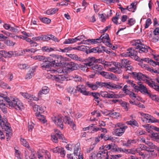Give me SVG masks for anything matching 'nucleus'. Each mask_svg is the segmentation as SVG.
<instances>
[{
	"instance_id": "09e8293b",
	"label": "nucleus",
	"mask_w": 159,
	"mask_h": 159,
	"mask_svg": "<svg viewBox=\"0 0 159 159\" xmlns=\"http://www.w3.org/2000/svg\"><path fill=\"white\" fill-rule=\"evenodd\" d=\"M41 50L43 52H50L54 51V49L48 47L44 46L42 48Z\"/></svg>"
},
{
	"instance_id": "f8f14e48",
	"label": "nucleus",
	"mask_w": 159,
	"mask_h": 159,
	"mask_svg": "<svg viewBox=\"0 0 159 159\" xmlns=\"http://www.w3.org/2000/svg\"><path fill=\"white\" fill-rule=\"evenodd\" d=\"M86 84L93 90H96L98 88L101 87V82L97 81L95 84L87 82L86 83Z\"/></svg>"
},
{
	"instance_id": "ea45409f",
	"label": "nucleus",
	"mask_w": 159,
	"mask_h": 159,
	"mask_svg": "<svg viewBox=\"0 0 159 159\" xmlns=\"http://www.w3.org/2000/svg\"><path fill=\"white\" fill-rule=\"evenodd\" d=\"M148 95L151 98L152 100L157 101L159 102V97H157L156 95L152 94L150 92Z\"/></svg>"
},
{
	"instance_id": "49530a36",
	"label": "nucleus",
	"mask_w": 159,
	"mask_h": 159,
	"mask_svg": "<svg viewBox=\"0 0 159 159\" xmlns=\"http://www.w3.org/2000/svg\"><path fill=\"white\" fill-rule=\"evenodd\" d=\"M8 98L3 94H0V104H2L4 102V100L7 102L6 99Z\"/></svg>"
},
{
	"instance_id": "6e6d98bb",
	"label": "nucleus",
	"mask_w": 159,
	"mask_h": 159,
	"mask_svg": "<svg viewBox=\"0 0 159 159\" xmlns=\"http://www.w3.org/2000/svg\"><path fill=\"white\" fill-rule=\"evenodd\" d=\"M94 124H92V125L91 126V128L90 129V131L89 132L91 133H93L95 132H96L100 130L99 128L96 127H93Z\"/></svg>"
},
{
	"instance_id": "2eb2a0df",
	"label": "nucleus",
	"mask_w": 159,
	"mask_h": 159,
	"mask_svg": "<svg viewBox=\"0 0 159 159\" xmlns=\"http://www.w3.org/2000/svg\"><path fill=\"white\" fill-rule=\"evenodd\" d=\"M21 144L27 148L32 153V154H33V156H34V150L33 149L30 148L28 143L26 140L24 139H20Z\"/></svg>"
},
{
	"instance_id": "9d476101",
	"label": "nucleus",
	"mask_w": 159,
	"mask_h": 159,
	"mask_svg": "<svg viewBox=\"0 0 159 159\" xmlns=\"http://www.w3.org/2000/svg\"><path fill=\"white\" fill-rule=\"evenodd\" d=\"M52 60V57H50L46 58L41 65L42 69L43 70H46L52 66L51 63Z\"/></svg>"
},
{
	"instance_id": "79ce46f5",
	"label": "nucleus",
	"mask_w": 159,
	"mask_h": 159,
	"mask_svg": "<svg viewBox=\"0 0 159 159\" xmlns=\"http://www.w3.org/2000/svg\"><path fill=\"white\" fill-rule=\"evenodd\" d=\"M76 42L75 38L66 39L63 42L64 44H71Z\"/></svg>"
},
{
	"instance_id": "052dcab7",
	"label": "nucleus",
	"mask_w": 159,
	"mask_h": 159,
	"mask_svg": "<svg viewBox=\"0 0 159 159\" xmlns=\"http://www.w3.org/2000/svg\"><path fill=\"white\" fill-rule=\"evenodd\" d=\"M154 152V150L150 151V150H149V152H151L149 154V157L151 158H154L157 156V154Z\"/></svg>"
},
{
	"instance_id": "c03bdc74",
	"label": "nucleus",
	"mask_w": 159,
	"mask_h": 159,
	"mask_svg": "<svg viewBox=\"0 0 159 159\" xmlns=\"http://www.w3.org/2000/svg\"><path fill=\"white\" fill-rule=\"evenodd\" d=\"M67 90L69 93L71 94H73L74 95H75L77 92L76 89H75L74 88L72 87H69L67 89Z\"/></svg>"
},
{
	"instance_id": "c9c22d12",
	"label": "nucleus",
	"mask_w": 159,
	"mask_h": 159,
	"mask_svg": "<svg viewBox=\"0 0 159 159\" xmlns=\"http://www.w3.org/2000/svg\"><path fill=\"white\" fill-rule=\"evenodd\" d=\"M137 4V2H133L131 3L130 5L128 6L129 11L134 12L136 9V5Z\"/></svg>"
},
{
	"instance_id": "338daca9",
	"label": "nucleus",
	"mask_w": 159,
	"mask_h": 159,
	"mask_svg": "<svg viewBox=\"0 0 159 159\" xmlns=\"http://www.w3.org/2000/svg\"><path fill=\"white\" fill-rule=\"evenodd\" d=\"M145 133V131L139 129H138L135 132L136 134L138 136L144 134Z\"/></svg>"
},
{
	"instance_id": "a18cd8bd",
	"label": "nucleus",
	"mask_w": 159,
	"mask_h": 159,
	"mask_svg": "<svg viewBox=\"0 0 159 159\" xmlns=\"http://www.w3.org/2000/svg\"><path fill=\"white\" fill-rule=\"evenodd\" d=\"M76 42L77 41H80L83 42V43L84 44V41H85V39L86 38L84 35H82L80 36H79L75 38Z\"/></svg>"
},
{
	"instance_id": "603ef678",
	"label": "nucleus",
	"mask_w": 159,
	"mask_h": 159,
	"mask_svg": "<svg viewBox=\"0 0 159 159\" xmlns=\"http://www.w3.org/2000/svg\"><path fill=\"white\" fill-rule=\"evenodd\" d=\"M69 57L72 59L75 60L81 61L82 60L80 57H79L76 54H70L69 55Z\"/></svg>"
},
{
	"instance_id": "774afa93",
	"label": "nucleus",
	"mask_w": 159,
	"mask_h": 159,
	"mask_svg": "<svg viewBox=\"0 0 159 159\" xmlns=\"http://www.w3.org/2000/svg\"><path fill=\"white\" fill-rule=\"evenodd\" d=\"M98 153L93 152L91 153V155L89 157V159H98Z\"/></svg>"
},
{
	"instance_id": "a878e982",
	"label": "nucleus",
	"mask_w": 159,
	"mask_h": 159,
	"mask_svg": "<svg viewBox=\"0 0 159 159\" xmlns=\"http://www.w3.org/2000/svg\"><path fill=\"white\" fill-rule=\"evenodd\" d=\"M114 83L111 82H101V87H104L108 89H113Z\"/></svg>"
},
{
	"instance_id": "c85d7f7f",
	"label": "nucleus",
	"mask_w": 159,
	"mask_h": 159,
	"mask_svg": "<svg viewBox=\"0 0 159 159\" xmlns=\"http://www.w3.org/2000/svg\"><path fill=\"white\" fill-rule=\"evenodd\" d=\"M5 126L2 128V129H4L5 130L7 131L6 132V136H9V135L11 133V127L10 125V124L8 122H6Z\"/></svg>"
},
{
	"instance_id": "4be33fe9",
	"label": "nucleus",
	"mask_w": 159,
	"mask_h": 159,
	"mask_svg": "<svg viewBox=\"0 0 159 159\" xmlns=\"http://www.w3.org/2000/svg\"><path fill=\"white\" fill-rule=\"evenodd\" d=\"M92 70H95L96 71V73L99 74L103 68L102 66L99 64H95L93 65V66L91 67Z\"/></svg>"
},
{
	"instance_id": "f704fd0d",
	"label": "nucleus",
	"mask_w": 159,
	"mask_h": 159,
	"mask_svg": "<svg viewBox=\"0 0 159 159\" xmlns=\"http://www.w3.org/2000/svg\"><path fill=\"white\" fill-rule=\"evenodd\" d=\"M151 138L156 141L159 143V133H153L151 135Z\"/></svg>"
},
{
	"instance_id": "7c9ffc66",
	"label": "nucleus",
	"mask_w": 159,
	"mask_h": 159,
	"mask_svg": "<svg viewBox=\"0 0 159 159\" xmlns=\"http://www.w3.org/2000/svg\"><path fill=\"white\" fill-rule=\"evenodd\" d=\"M58 9L57 8H51L46 11V13L48 15L54 14L57 12Z\"/></svg>"
},
{
	"instance_id": "c756f323",
	"label": "nucleus",
	"mask_w": 159,
	"mask_h": 159,
	"mask_svg": "<svg viewBox=\"0 0 159 159\" xmlns=\"http://www.w3.org/2000/svg\"><path fill=\"white\" fill-rule=\"evenodd\" d=\"M148 149V148L145 145L141 144L139 145V147L136 149V151L139 152L142 150H147L148 152H149V149Z\"/></svg>"
},
{
	"instance_id": "39448f33",
	"label": "nucleus",
	"mask_w": 159,
	"mask_h": 159,
	"mask_svg": "<svg viewBox=\"0 0 159 159\" xmlns=\"http://www.w3.org/2000/svg\"><path fill=\"white\" fill-rule=\"evenodd\" d=\"M128 73L131 75L136 80H142L145 81V82L146 83V81L148 80V79H149L148 77L143 75L141 73H137L136 72L131 73L129 72H128Z\"/></svg>"
},
{
	"instance_id": "5701e85b",
	"label": "nucleus",
	"mask_w": 159,
	"mask_h": 159,
	"mask_svg": "<svg viewBox=\"0 0 159 159\" xmlns=\"http://www.w3.org/2000/svg\"><path fill=\"white\" fill-rule=\"evenodd\" d=\"M64 122L66 124L69 125L73 129V130L75 129V125L73 122L68 117H65Z\"/></svg>"
},
{
	"instance_id": "393cba45",
	"label": "nucleus",
	"mask_w": 159,
	"mask_h": 159,
	"mask_svg": "<svg viewBox=\"0 0 159 159\" xmlns=\"http://www.w3.org/2000/svg\"><path fill=\"white\" fill-rule=\"evenodd\" d=\"M146 83L150 87L153 88L157 91H159V86L156 85L155 82L152 81V83H151L148 80L146 81Z\"/></svg>"
},
{
	"instance_id": "412c9836",
	"label": "nucleus",
	"mask_w": 159,
	"mask_h": 159,
	"mask_svg": "<svg viewBox=\"0 0 159 159\" xmlns=\"http://www.w3.org/2000/svg\"><path fill=\"white\" fill-rule=\"evenodd\" d=\"M116 144L114 143L107 145L103 147V148L101 150H103L104 151L107 152L108 150L111 149V151L113 152L114 150V147H115Z\"/></svg>"
},
{
	"instance_id": "4c0bfd02",
	"label": "nucleus",
	"mask_w": 159,
	"mask_h": 159,
	"mask_svg": "<svg viewBox=\"0 0 159 159\" xmlns=\"http://www.w3.org/2000/svg\"><path fill=\"white\" fill-rule=\"evenodd\" d=\"M52 58V61H51V63L52 66H54V65L58 66L59 64L61 62V59H59L58 60H56V58Z\"/></svg>"
},
{
	"instance_id": "8fccbe9b",
	"label": "nucleus",
	"mask_w": 159,
	"mask_h": 159,
	"mask_svg": "<svg viewBox=\"0 0 159 159\" xmlns=\"http://www.w3.org/2000/svg\"><path fill=\"white\" fill-rule=\"evenodd\" d=\"M33 58L35 60H37L40 61H44L46 58L45 57L41 55H38L33 57Z\"/></svg>"
},
{
	"instance_id": "a19ab883",
	"label": "nucleus",
	"mask_w": 159,
	"mask_h": 159,
	"mask_svg": "<svg viewBox=\"0 0 159 159\" xmlns=\"http://www.w3.org/2000/svg\"><path fill=\"white\" fill-rule=\"evenodd\" d=\"M35 116L37 117L38 120L42 121L43 123H45L46 122V120H45V118L44 116L40 114H35Z\"/></svg>"
},
{
	"instance_id": "423d86ee",
	"label": "nucleus",
	"mask_w": 159,
	"mask_h": 159,
	"mask_svg": "<svg viewBox=\"0 0 159 159\" xmlns=\"http://www.w3.org/2000/svg\"><path fill=\"white\" fill-rule=\"evenodd\" d=\"M51 139L53 142L57 143L58 139H61L63 142H66V140L64 136L59 131H57L55 134L51 135Z\"/></svg>"
},
{
	"instance_id": "dca6fc26",
	"label": "nucleus",
	"mask_w": 159,
	"mask_h": 159,
	"mask_svg": "<svg viewBox=\"0 0 159 159\" xmlns=\"http://www.w3.org/2000/svg\"><path fill=\"white\" fill-rule=\"evenodd\" d=\"M108 152L104 151L103 150H101L98 153V156L100 159H108Z\"/></svg>"
},
{
	"instance_id": "6e6552de",
	"label": "nucleus",
	"mask_w": 159,
	"mask_h": 159,
	"mask_svg": "<svg viewBox=\"0 0 159 159\" xmlns=\"http://www.w3.org/2000/svg\"><path fill=\"white\" fill-rule=\"evenodd\" d=\"M65 118L63 117L53 116L52 117V120L56 125L62 129L63 126V121H64Z\"/></svg>"
},
{
	"instance_id": "58836bf2",
	"label": "nucleus",
	"mask_w": 159,
	"mask_h": 159,
	"mask_svg": "<svg viewBox=\"0 0 159 159\" xmlns=\"http://www.w3.org/2000/svg\"><path fill=\"white\" fill-rule=\"evenodd\" d=\"M70 77V80H73L76 82L81 81L82 80V78L80 76L75 75L71 76Z\"/></svg>"
},
{
	"instance_id": "f03ea898",
	"label": "nucleus",
	"mask_w": 159,
	"mask_h": 159,
	"mask_svg": "<svg viewBox=\"0 0 159 159\" xmlns=\"http://www.w3.org/2000/svg\"><path fill=\"white\" fill-rule=\"evenodd\" d=\"M143 42L142 40L137 39L133 41L131 43L132 45L135 47L136 49H139V53L147 52L148 48H149L144 45L143 43Z\"/></svg>"
},
{
	"instance_id": "69168bd1",
	"label": "nucleus",
	"mask_w": 159,
	"mask_h": 159,
	"mask_svg": "<svg viewBox=\"0 0 159 159\" xmlns=\"http://www.w3.org/2000/svg\"><path fill=\"white\" fill-rule=\"evenodd\" d=\"M110 41H108L107 39H102V42L104 43L108 47H111V44L110 43Z\"/></svg>"
},
{
	"instance_id": "6ab92c4d",
	"label": "nucleus",
	"mask_w": 159,
	"mask_h": 159,
	"mask_svg": "<svg viewBox=\"0 0 159 159\" xmlns=\"http://www.w3.org/2000/svg\"><path fill=\"white\" fill-rule=\"evenodd\" d=\"M100 95L104 98H116V95L115 94H110L106 91H102L100 92Z\"/></svg>"
},
{
	"instance_id": "de8ad7c7",
	"label": "nucleus",
	"mask_w": 159,
	"mask_h": 159,
	"mask_svg": "<svg viewBox=\"0 0 159 159\" xmlns=\"http://www.w3.org/2000/svg\"><path fill=\"white\" fill-rule=\"evenodd\" d=\"M115 127H119V128L123 129L124 128V129H126L128 127L127 125H125L122 123V122H119L117 123L115 125Z\"/></svg>"
},
{
	"instance_id": "ddd939ff",
	"label": "nucleus",
	"mask_w": 159,
	"mask_h": 159,
	"mask_svg": "<svg viewBox=\"0 0 159 159\" xmlns=\"http://www.w3.org/2000/svg\"><path fill=\"white\" fill-rule=\"evenodd\" d=\"M52 151L54 153H60L61 157H64L66 155V152L63 148L60 147H56L52 149Z\"/></svg>"
},
{
	"instance_id": "72a5a7b5",
	"label": "nucleus",
	"mask_w": 159,
	"mask_h": 159,
	"mask_svg": "<svg viewBox=\"0 0 159 159\" xmlns=\"http://www.w3.org/2000/svg\"><path fill=\"white\" fill-rule=\"evenodd\" d=\"M130 63V62L129 60L123 59L121 60L120 65H121L123 68H125L129 65Z\"/></svg>"
},
{
	"instance_id": "b1692460",
	"label": "nucleus",
	"mask_w": 159,
	"mask_h": 159,
	"mask_svg": "<svg viewBox=\"0 0 159 159\" xmlns=\"http://www.w3.org/2000/svg\"><path fill=\"white\" fill-rule=\"evenodd\" d=\"M49 91V89L48 87L46 86L43 87L42 88V90L40 91L38 93V97L39 98H41V95L43 94H46Z\"/></svg>"
},
{
	"instance_id": "cd10ccee",
	"label": "nucleus",
	"mask_w": 159,
	"mask_h": 159,
	"mask_svg": "<svg viewBox=\"0 0 159 159\" xmlns=\"http://www.w3.org/2000/svg\"><path fill=\"white\" fill-rule=\"evenodd\" d=\"M115 66V70L116 71V73L120 74L122 71L121 69L123 68L121 65H120V63L119 62L116 63Z\"/></svg>"
},
{
	"instance_id": "13d9d810",
	"label": "nucleus",
	"mask_w": 159,
	"mask_h": 159,
	"mask_svg": "<svg viewBox=\"0 0 159 159\" xmlns=\"http://www.w3.org/2000/svg\"><path fill=\"white\" fill-rule=\"evenodd\" d=\"M123 86L122 83H118L116 84H114L113 89H121Z\"/></svg>"
},
{
	"instance_id": "20e7f679",
	"label": "nucleus",
	"mask_w": 159,
	"mask_h": 159,
	"mask_svg": "<svg viewBox=\"0 0 159 159\" xmlns=\"http://www.w3.org/2000/svg\"><path fill=\"white\" fill-rule=\"evenodd\" d=\"M85 63H84V70L85 69L86 72L88 71V69L90 68H91L93 66V63L97 61L95 58L94 57H89L84 60Z\"/></svg>"
},
{
	"instance_id": "4468645a",
	"label": "nucleus",
	"mask_w": 159,
	"mask_h": 159,
	"mask_svg": "<svg viewBox=\"0 0 159 159\" xmlns=\"http://www.w3.org/2000/svg\"><path fill=\"white\" fill-rule=\"evenodd\" d=\"M104 48H105V47L104 46H102L101 48L98 47H97L89 49V53L91 52H93L94 53H102L104 51H105Z\"/></svg>"
},
{
	"instance_id": "9b49d317",
	"label": "nucleus",
	"mask_w": 159,
	"mask_h": 159,
	"mask_svg": "<svg viewBox=\"0 0 159 159\" xmlns=\"http://www.w3.org/2000/svg\"><path fill=\"white\" fill-rule=\"evenodd\" d=\"M140 114L142 116L141 120L143 122L148 123H153L154 117L150 115L143 112L140 113Z\"/></svg>"
},
{
	"instance_id": "37998d69",
	"label": "nucleus",
	"mask_w": 159,
	"mask_h": 159,
	"mask_svg": "<svg viewBox=\"0 0 159 159\" xmlns=\"http://www.w3.org/2000/svg\"><path fill=\"white\" fill-rule=\"evenodd\" d=\"M95 39H88L84 41V44L89 45L96 44Z\"/></svg>"
},
{
	"instance_id": "a211bd4d",
	"label": "nucleus",
	"mask_w": 159,
	"mask_h": 159,
	"mask_svg": "<svg viewBox=\"0 0 159 159\" xmlns=\"http://www.w3.org/2000/svg\"><path fill=\"white\" fill-rule=\"evenodd\" d=\"M124 128H117L115 129L113 132V134L115 135L118 136H122L124 133L125 130Z\"/></svg>"
},
{
	"instance_id": "3c124183",
	"label": "nucleus",
	"mask_w": 159,
	"mask_h": 159,
	"mask_svg": "<svg viewBox=\"0 0 159 159\" xmlns=\"http://www.w3.org/2000/svg\"><path fill=\"white\" fill-rule=\"evenodd\" d=\"M110 116L113 118L117 119L120 117V114L119 113L114 112L109 113Z\"/></svg>"
},
{
	"instance_id": "473e14b6",
	"label": "nucleus",
	"mask_w": 159,
	"mask_h": 159,
	"mask_svg": "<svg viewBox=\"0 0 159 159\" xmlns=\"http://www.w3.org/2000/svg\"><path fill=\"white\" fill-rule=\"evenodd\" d=\"M34 70L33 69H31L29 70L28 73L26 75L25 79H30L34 75Z\"/></svg>"
},
{
	"instance_id": "0eeeda50",
	"label": "nucleus",
	"mask_w": 159,
	"mask_h": 159,
	"mask_svg": "<svg viewBox=\"0 0 159 159\" xmlns=\"http://www.w3.org/2000/svg\"><path fill=\"white\" fill-rule=\"evenodd\" d=\"M77 92L82 93L85 96L90 95V93L89 91H86V87L83 85L80 84L77 86L76 87Z\"/></svg>"
},
{
	"instance_id": "aec40b11",
	"label": "nucleus",
	"mask_w": 159,
	"mask_h": 159,
	"mask_svg": "<svg viewBox=\"0 0 159 159\" xmlns=\"http://www.w3.org/2000/svg\"><path fill=\"white\" fill-rule=\"evenodd\" d=\"M65 65H66V68L69 71L75 70L77 68V67L75 66L76 64L72 62H70L69 63H66Z\"/></svg>"
},
{
	"instance_id": "2f4dec72",
	"label": "nucleus",
	"mask_w": 159,
	"mask_h": 159,
	"mask_svg": "<svg viewBox=\"0 0 159 159\" xmlns=\"http://www.w3.org/2000/svg\"><path fill=\"white\" fill-rule=\"evenodd\" d=\"M92 95L94 98V100L98 103L101 101L100 99L99 98L100 94L97 93H90V95Z\"/></svg>"
},
{
	"instance_id": "f257e3e1",
	"label": "nucleus",
	"mask_w": 159,
	"mask_h": 159,
	"mask_svg": "<svg viewBox=\"0 0 159 159\" xmlns=\"http://www.w3.org/2000/svg\"><path fill=\"white\" fill-rule=\"evenodd\" d=\"M6 99L10 108H14L17 110H21L23 108L22 103L16 97L11 96Z\"/></svg>"
},
{
	"instance_id": "bb28decb",
	"label": "nucleus",
	"mask_w": 159,
	"mask_h": 159,
	"mask_svg": "<svg viewBox=\"0 0 159 159\" xmlns=\"http://www.w3.org/2000/svg\"><path fill=\"white\" fill-rule=\"evenodd\" d=\"M2 57L5 58L11 57L14 54V52L12 51H10L8 52L4 50H2Z\"/></svg>"
},
{
	"instance_id": "e2e57ef3",
	"label": "nucleus",
	"mask_w": 159,
	"mask_h": 159,
	"mask_svg": "<svg viewBox=\"0 0 159 159\" xmlns=\"http://www.w3.org/2000/svg\"><path fill=\"white\" fill-rule=\"evenodd\" d=\"M137 152L138 153V152H137L136 149V150L133 149H126L125 150V153H130L132 154H134Z\"/></svg>"
},
{
	"instance_id": "1a4fd4ad",
	"label": "nucleus",
	"mask_w": 159,
	"mask_h": 159,
	"mask_svg": "<svg viewBox=\"0 0 159 159\" xmlns=\"http://www.w3.org/2000/svg\"><path fill=\"white\" fill-rule=\"evenodd\" d=\"M139 85H137L134 89L135 92L140 91L142 93L144 94L148 95L149 92L150 91L148 90L147 88L144 86L142 84H139Z\"/></svg>"
},
{
	"instance_id": "0e129e2a",
	"label": "nucleus",
	"mask_w": 159,
	"mask_h": 159,
	"mask_svg": "<svg viewBox=\"0 0 159 159\" xmlns=\"http://www.w3.org/2000/svg\"><path fill=\"white\" fill-rule=\"evenodd\" d=\"M86 47L84 46H79L77 47H75L73 48H72V49L77 50H82L84 51L86 49Z\"/></svg>"
},
{
	"instance_id": "5fc2aeb1",
	"label": "nucleus",
	"mask_w": 159,
	"mask_h": 159,
	"mask_svg": "<svg viewBox=\"0 0 159 159\" xmlns=\"http://www.w3.org/2000/svg\"><path fill=\"white\" fill-rule=\"evenodd\" d=\"M39 19L41 21L46 24H49L51 22V20L50 19L46 17H40Z\"/></svg>"
},
{
	"instance_id": "bf43d9fd",
	"label": "nucleus",
	"mask_w": 159,
	"mask_h": 159,
	"mask_svg": "<svg viewBox=\"0 0 159 159\" xmlns=\"http://www.w3.org/2000/svg\"><path fill=\"white\" fill-rule=\"evenodd\" d=\"M104 2L107 4H109L111 3H118L119 2V0H102Z\"/></svg>"
},
{
	"instance_id": "7ed1b4c3",
	"label": "nucleus",
	"mask_w": 159,
	"mask_h": 159,
	"mask_svg": "<svg viewBox=\"0 0 159 159\" xmlns=\"http://www.w3.org/2000/svg\"><path fill=\"white\" fill-rule=\"evenodd\" d=\"M137 53V51L135 49L130 48L127 49L125 52L121 54V55L123 57H129L136 60L138 58Z\"/></svg>"
},
{
	"instance_id": "4d7b16f0",
	"label": "nucleus",
	"mask_w": 159,
	"mask_h": 159,
	"mask_svg": "<svg viewBox=\"0 0 159 159\" xmlns=\"http://www.w3.org/2000/svg\"><path fill=\"white\" fill-rule=\"evenodd\" d=\"M0 87L3 89H10L11 88L7 83L0 81Z\"/></svg>"
},
{
	"instance_id": "e433bc0d",
	"label": "nucleus",
	"mask_w": 159,
	"mask_h": 159,
	"mask_svg": "<svg viewBox=\"0 0 159 159\" xmlns=\"http://www.w3.org/2000/svg\"><path fill=\"white\" fill-rule=\"evenodd\" d=\"M127 124L130 125L132 126H135L138 127L139 124L135 120L132 119V120L127 121L126 122Z\"/></svg>"
},
{
	"instance_id": "f3484780",
	"label": "nucleus",
	"mask_w": 159,
	"mask_h": 159,
	"mask_svg": "<svg viewBox=\"0 0 159 159\" xmlns=\"http://www.w3.org/2000/svg\"><path fill=\"white\" fill-rule=\"evenodd\" d=\"M73 147L74 149V154L76 156H78V159H83L82 155H80V152H79L80 144L77 143L75 146H73Z\"/></svg>"
},
{
	"instance_id": "864d4df0",
	"label": "nucleus",
	"mask_w": 159,
	"mask_h": 159,
	"mask_svg": "<svg viewBox=\"0 0 159 159\" xmlns=\"http://www.w3.org/2000/svg\"><path fill=\"white\" fill-rule=\"evenodd\" d=\"M126 149H122L121 148L119 147H114V150H113V152H123L125 153V150Z\"/></svg>"
},
{
	"instance_id": "680f3d73",
	"label": "nucleus",
	"mask_w": 159,
	"mask_h": 159,
	"mask_svg": "<svg viewBox=\"0 0 159 159\" xmlns=\"http://www.w3.org/2000/svg\"><path fill=\"white\" fill-rule=\"evenodd\" d=\"M99 74L106 79L109 78V73L108 72L102 71L100 72Z\"/></svg>"
}]
</instances>
